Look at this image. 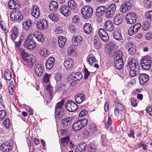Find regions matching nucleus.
<instances>
[{"instance_id":"obj_1","label":"nucleus","mask_w":152,"mask_h":152,"mask_svg":"<svg viewBox=\"0 0 152 152\" xmlns=\"http://www.w3.org/2000/svg\"><path fill=\"white\" fill-rule=\"evenodd\" d=\"M20 51L22 59L28 66H33L36 60L35 57L32 54L27 53L25 50L20 49Z\"/></svg>"},{"instance_id":"obj_2","label":"nucleus","mask_w":152,"mask_h":152,"mask_svg":"<svg viewBox=\"0 0 152 152\" xmlns=\"http://www.w3.org/2000/svg\"><path fill=\"white\" fill-rule=\"evenodd\" d=\"M128 67L129 69V74L131 76L134 77L140 72V67L137 62L134 59H131L128 63Z\"/></svg>"},{"instance_id":"obj_3","label":"nucleus","mask_w":152,"mask_h":152,"mask_svg":"<svg viewBox=\"0 0 152 152\" xmlns=\"http://www.w3.org/2000/svg\"><path fill=\"white\" fill-rule=\"evenodd\" d=\"M34 34H30L24 42L25 47L29 50H33L37 46V44L34 40Z\"/></svg>"},{"instance_id":"obj_4","label":"nucleus","mask_w":152,"mask_h":152,"mask_svg":"<svg viewBox=\"0 0 152 152\" xmlns=\"http://www.w3.org/2000/svg\"><path fill=\"white\" fill-rule=\"evenodd\" d=\"M88 124V120L86 118L79 120L74 123L72 126L73 130L77 131L85 126Z\"/></svg>"},{"instance_id":"obj_5","label":"nucleus","mask_w":152,"mask_h":152,"mask_svg":"<svg viewBox=\"0 0 152 152\" xmlns=\"http://www.w3.org/2000/svg\"><path fill=\"white\" fill-rule=\"evenodd\" d=\"M140 64L142 69L145 70H149L151 64V57L148 56H145L140 61Z\"/></svg>"},{"instance_id":"obj_6","label":"nucleus","mask_w":152,"mask_h":152,"mask_svg":"<svg viewBox=\"0 0 152 152\" xmlns=\"http://www.w3.org/2000/svg\"><path fill=\"white\" fill-rule=\"evenodd\" d=\"M137 17L136 13L134 12H132L128 13L126 15L125 18L128 24H132L136 22Z\"/></svg>"},{"instance_id":"obj_7","label":"nucleus","mask_w":152,"mask_h":152,"mask_svg":"<svg viewBox=\"0 0 152 152\" xmlns=\"http://www.w3.org/2000/svg\"><path fill=\"white\" fill-rule=\"evenodd\" d=\"M93 12L92 8L88 6H85L81 10L82 16L85 19H87L90 18Z\"/></svg>"},{"instance_id":"obj_8","label":"nucleus","mask_w":152,"mask_h":152,"mask_svg":"<svg viewBox=\"0 0 152 152\" xmlns=\"http://www.w3.org/2000/svg\"><path fill=\"white\" fill-rule=\"evenodd\" d=\"M13 145L12 141L5 142L1 145L0 149L4 152H9L12 148Z\"/></svg>"},{"instance_id":"obj_9","label":"nucleus","mask_w":152,"mask_h":152,"mask_svg":"<svg viewBox=\"0 0 152 152\" xmlns=\"http://www.w3.org/2000/svg\"><path fill=\"white\" fill-rule=\"evenodd\" d=\"M44 66L41 63H38L36 64L34 67V72L35 75L38 76H41L44 71Z\"/></svg>"},{"instance_id":"obj_10","label":"nucleus","mask_w":152,"mask_h":152,"mask_svg":"<svg viewBox=\"0 0 152 152\" xmlns=\"http://www.w3.org/2000/svg\"><path fill=\"white\" fill-rule=\"evenodd\" d=\"M10 18L12 20L20 21L22 20L23 16L19 11H13L10 14Z\"/></svg>"},{"instance_id":"obj_11","label":"nucleus","mask_w":152,"mask_h":152,"mask_svg":"<svg viewBox=\"0 0 152 152\" xmlns=\"http://www.w3.org/2000/svg\"><path fill=\"white\" fill-rule=\"evenodd\" d=\"M66 109L69 111L73 112L76 110L77 109V105L73 101H68L65 104Z\"/></svg>"},{"instance_id":"obj_12","label":"nucleus","mask_w":152,"mask_h":152,"mask_svg":"<svg viewBox=\"0 0 152 152\" xmlns=\"http://www.w3.org/2000/svg\"><path fill=\"white\" fill-rule=\"evenodd\" d=\"M37 28L40 30H43L46 29L48 27V24L47 21L44 19H42L37 22Z\"/></svg>"},{"instance_id":"obj_13","label":"nucleus","mask_w":152,"mask_h":152,"mask_svg":"<svg viewBox=\"0 0 152 152\" xmlns=\"http://www.w3.org/2000/svg\"><path fill=\"white\" fill-rule=\"evenodd\" d=\"M133 6V3L131 2L125 3L121 6L120 10L122 12H126L131 9Z\"/></svg>"},{"instance_id":"obj_14","label":"nucleus","mask_w":152,"mask_h":152,"mask_svg":"<svg viewBox=\"0 0 152 152\" xmlns=\"http://www.w3.org/2000/svg\"><path fill=\"white\" fill-rule=\"evenodd\" d=\"M141 26L140 23H138L131 26L128 31L129 35L131 36L137 33L140 30Z\"/></svg>"},{"instance_id":"obj_15","label":"nucleus","mask_w":152,"mask_h":152,"mask_svg":"<svg viewBox=\"0 0 152 152\" xmlns=\"http://www.w3.org/2000/svg\"><path fill=\"white\" fill-rule=\"evenodd\" d=\"M98 34L101 39L105 42H107L109 39V37L105 30L100 29L98 31Z\"/></svg>"},{"instance_id":"obj_16","label":"nucleus","mask_w":152,"mask_h":152,"mask_svg":"<svg viewBox=\"0 0 152 152\" xmlns=\"http://www.w3.org/2000/svg\"><path fill=\"white\" fill-rule=\"evenodd\" d=\"M60 12L64 16H68L70 14V10L68 6L65 5H62L59 9Z\"/></svg>"},{"instance_id":"obj_17","label":"nucleus","mask_w":152,"mask_h":152,"mask_svg":"<svg viewBox=\"0 0 152 152\" xmlns=\"http://www.w3.org/2000/svg\"><path fill=\"white\" fill-rule=\"evenodd\" d=\"M83 40V38L79 35L74 36L72 38V43L75 46L80 45L82 43Z\"/></svg>"},{"instance_id":"obj_18","label":"nucleus","mask_w":152,"mask_h":152,"mask_svg":"<svg viewBox=\"0 0 152 152\" xmlns=\"http://www.w3.org/2000/svg\"><path fill=\"white\" fill-rule=\"evenodd\" d=\"M32 15L34 18H37L40 16V11L39 8L36 5H33L31 10Z\"/></svg>"},{"instance_id":"obj_19","label":"nucleus","mask_w":152,"mask_h":152,"mask_svg":"<svg viewBox=\"0 0 152 152\" xmlns=\"http://www.w3.org/2000/svg\"><path fill=\"white\" fill-rule=\"evenodd\" d=\"M74 64V61L70 58H67L65 60L64 63V65L67 70H69L72 68Z\"/></svg>"},{"instance_id":"obj_20","label":"nucleus","mask_w":152,"mask_h":152,"mask_svg":"<svg viewBox=\"0 0 152 152\" xmlns=\"http://www.w3.org/2000/svg\"><path fill=\"white\" fill-rule=\"evenodd\" d=\"M55 61L54 58L52 57H49L47 59L45 64L46 67L47 69L50 70L53 67Z\"/></svg>"},{"instance_id":"obj_21","label":"nucleus","mask_w":152,"mask_h":152,"mask_svg":"<svg viewBox=\"0 0 152 152\" xmlns=\"http://www.w3.org/2000/svg\"><path fill=\"white\" fill-rule=\"evenodd\" d=\"M149 79L148 76L145 74H141L139 77V82L141 85L146 83L148 81Z\"/></svg>"},{"instance_id":"obj_22","label":"nucleus","mask_w":152,"mask_h":152,"mask_svg":"<svg viewBox=\"0 0 152 152\" xmlns=\"http://www.w3.org/2000/svg\"><path fill=\"white\" fill-rule=\"evenodd\" d=\"M104 26L107 30L110 32L113 31L114 29L113 23L110 20H108L104 23Z\"/></svg>"},{"instance_id":"obj_23","label":"nucleus","mask_w":152,"mask_h":152,"mask_svg":"<svg viewBox=\"0 0 152 152\" xmlns=\"http://www.w3.org/2000/svg\"><path fill=\"white\" fill-rule=\"evenodd\" d=\"M9 8L11 9H16L19 6L18 1L17 0H10L8 3Z\"/></svg>"},{"instance_id":"obj_24","label":"nucleus","mask_w":152,"mask_h":152,"mask_svg":"<svg viewBox=\"0 0 152 152\" xmlns=\"http://www.w3.org/2000/svg\"><path fill=\"white\" fill-rule=\"evenodd\" d=\"M53 90V87L50 85H48L46 87L45 90V94L46 96L48 97L50 100L52 98V91Z\"/></svg>"},{"instance_id":"obj_25","label":"nucleus","mask_w":152,"mask_h":152,"mask_svg":"<svg viewBox=\"0 0 152 152\" xmlns=\"http://www.w3.org/2000/svg\"><path fill=\"white\" fill-rule=\"evenodd\" d=\"M85 96L83 94H77L75 97V99L76 102L78 104L82 103L84 100Z\"/></svg>"},{"instance_id":"obj_26","label":"nucleus","mask_w":152,"mask_h":152,"mask_svg":"<svg viewBox=\"0 0 152 152\" xmlns=\"http://www.w3.org/2000/svg\"><path fill=\"white\" fill-rule=\"evenodd\" d=\"M113 37L115 39L118 41L122 40L123 38L120 31L118 29H116L113 32Z\"/></svg>"},{"instance_id":"obj_27","label":"nucleus","mask_w":152,"mask_h":152,"mask_svg":"<svg viewBox=\"0 0 152 152\" xmlns=\"http://www.w3.org/2000/svg\"><path fill=\"white\" fill-rule=\"evenodd\" d=\"M114 64L115 68L118 69H121L124 66L123 59L114 60Z\"/></svg>"},{"instance_id":"obj_28","label":"nucleus","mask_w":152,"mask_h":152,"mask_svg":"<svg viewBox=\"0 0 152 152\" xmlns=\"http://www.w3.org/2000/svg\"><path fill=\"white\" fill-rule=\"evenodd\" d=\"M66 39V38L63 36H59L58 38V44L59 47L61 48H63L64 46Z\"/></svg>"},{"instance_id":"obj_29","label":"nucleus","mask_w":152,"mask_h":152,"mask_svg":"<svg viewBox=\"0 0 152 152\" xmlns=\"http://www.w3.org/2000/svg\"><path fill=\"white\" fill-rule=\"evenodd\" d=\"M84 30L86 34L91 33L92 30V27L91 24L89 23H85L83 26Z\"/></svg>"},{"instance_id":"obj_30","label":"nucleus","mask_w":152,"mask_h":152,"mask_svg":"<svg viewBox=\"0 0 152 152\" xmlns=\"http://www.w3.org/2000/svg\"><path fill=\"white\" fill-rule=\"evenodd\" d=\"M34 35L35 37L39 42H43L44 41L45 38L43 35L40 32H36Z\"/></svg>"},{"instance_id":"obj_31","label":"nucleus","mask_w":152,"mask_h":152,"mask_svg":"<svg viewBox=\"0 0 152 152\" xmlns=\"http://www.w3.org/2000/svg\"><path fill=\"white\" fill-rule=\"evenodd\" d=\"M50 9L51 11L56 12L58 10V4L54 1H52L50 4Z\"/></svg>"},{"instance_id":"obj_32","label":"nucleus","mask_w":152,"mask_h":152,"mask_svg":"<svg viewBox=\"0 0 152 152\" xmlns=\"http://www.w3.org/2000/svg\"><path fill=\"white\" fill-rule=\"evenodd\" d=\"M68 6L72 11H76L77 10L76 4L75 2L71 0L68 1Z\"/></svg>"},{"instance_id":"obj_33","label":"nucleus","mask_w":152,"mask_h":152,"mask_svg":"<svg viewBox=\"0 0 152 152\" xmlns=\"http://www.w3.org/2000/svg\"><path fill=\"white\" fill-rule=\"evenodd\" d=\"M122 21V19L120 14L116 15L114 18V23L116 25H119Z\"/></svg>"},{"instance_id":"obj_34","label":"nucleus","mask_w":152,"mask_h":152,"mask_svg":"<svg viewBox=\"0 0 152 152\" xmlns=\"http://www.w3.org/2000/svg\"><path fill=\"white\" fill-rule=\"evenodd\" d=\"M122 56V52L121 51L119 50L117 51L113 55L114 60L123 59Z\"/></svg>"},{"instance_id":"obj_35","label":"nucleus","mask_w":152,"mask_h":152,"mask_svg":"<svg viewBox=\"0 0 152 152\" xmlns=\"http://www.w3.org/2000/svg\"><path fill=\"white\" fill-rule=\"evenodd\" d=\"M105 6H100L96 9V15L97 16H102L104 13Z\"/></svg>"},{"instance_id":"obj_36","label":"nucleus","mask_w":152,"mask_h":152,"mask_svg":"<svg viewBox=\"0 0 152 152\" xmlns=\"http://www.w3.org/2000/svg\"><path fill=\"white\" fill-rule=\"evenodd\" d=\"M73 78L75 80L78 81L82 79L83 77L82 73L81 72H78L74 73L72 74Z\"/></svg>"},{"instance_id":"obj_37","label":"nucleus","mask_w":152,"mask_h":152,"mask_svg":"<svg viewBox=\"0 0 152 152\" xmlns=\"http://www.w3.org/2000/svg\"><path fill=\"white\" fill-rule=\"evenodd\" d=\"M18 35V30L15 27L13 28L12 33L11 37L12 39L15 40Z\"/></svg>"},{"instance_id":"obj_38","label":"nucleus","mask_w":152,"mask_h":152,"mask_svg":"<svg viewBox=\"0 0 152 152\" xmlns=\"http://www.w3.org/2000/svg\"><path fill=\"white\" fill-rule=\"evenodd\" d=\"M4 78L7 80H10L12 78V75L10 71L8 69H6L4 74Z\"/></svg>"},{"instance_id":"obj_39","label":"nucleus","mask_w":152,"mask_h":152,"mask_svg":"<svg viewBox=\"0 0 152 152\" xmlns=\"http://www.w3.org/2000/svg\"><path fill=\"white\" fill-rule=\"evenodd\" d=\"M96 146L95 144L91 143L88 146V152H96Z\"/></svg>"},{"instance_id":"obj_40","label":"nucleus","mask_w":152,"mask_h":152,"mask_svg":"<svg viewBox=\"0 0 152 152\" xmlns=\"http://www.w3.org/2000/svg\"><path fill=\"white\" fill-rule=\"evenodd\" d=\"M61 123L64 127H66L71 123V119L70 118H64L61 121Z\"/></svg>"},{"instance_id":"obj_41","label":"nucleus","mask_w":152,"mask_h":152,"mask_svg":"<svg viewBox=\"0 0 152 152\" xmlns=\"http://www.w3.org/2000/svg\"><path fill=\"white\" fill-rule=\"evenodd\" d=\"M55 113L56 118H61L64 114V110H55Z\"/></svg>"},{"instance_id":"obj_42","label":"nucleus","mask_w":152,"mask_h":152,"mask_svg":"<svg viewBox=\"0 0 152 152\" xmlns=\"http://www.w3.org/2000/svg\"><path fill=\"white\" fill-rule=\"evenodd\" d=\"M115 108L117 109L120 110V111H123L124 110V106L116 101H115Z\"/></svg>"},{"instance_id":"obj_43","label":"nucleus","mask_w":152,"mask_h":152,"mask_svg":"<svg viewBox=\"0 0 152 152\" xmlns=\"http://www.w3.org/2000/svg\"><path fill=\"white\" fill-rule=\"evenodd\" d=\"M49 18L52 20L56 22L58 20L59 17L58 15L54 13H51L48 15Z\"/></svg>"},{"instance_id":"obj_44","label":"nucleus","mask_w":152,"mask_h":152,"mask_svg":"<svg viewBox=\"0 0 152 152\" xmlns=\"http://www.w3.org/2000/svg\"><path fill=\"white\" fill-rule=\"evenodd\" d=\"M64 100L63 99L61 101L58 103L55 107V110H64L62 107L64 103Z\"/></svg>"},{"instance_id":"obj_45","label":"nucleus","mask_w":152,"mask_h":152,"mask_svg":"<svg viewBox=\"0 0 152 152\" xmlns=\"http://www.w3.org/2000/svg\"><path fill=\"white\" fill-rule=\"evenodd\" d=\"M88 63L91 66L96 61V59L94 57H88L87 59Z\"/></svg>"},{"instance_id":"obj_46","label":"nucleus","mask_w":152,"mask_h":152,"mask_svg":"<svg viewBox=\"0 0 152 152\" xmlns=\"http://www.w3.org/2000/svg\"><path fill=\"white\" fill-rule=\"evenodd\" d=\"M39 53L41 56L44 57H47L49 55L47 49L44 48L41 49Z\"/></svg>"},{"instance_id":"obj_47","label":"nucleus","mask_w":152,"mask_h":152,"mask_svg":"<svg viewBox=\"0 0 152 152\" xmlns=\"http://www.w3.org/2000/svg\"><path fill=\"white\" fill-rule=\"evenodd\" d=\"M114 13V12L107 8L105 14L106 17L107 18H111Z\"/></svg>"},{"instance_id":"obj_48","label":"nucleus","mask_w":152,"mask_h":152,"mask_svg":"<svg viewBox=\"0 0 152 152\" xmlns=\"http://www.w3.org/2000/svg\"><path fill=\"white\" fill-rule=\"evenodd\" d=\"M87 146V145L86 143L81 142L77 147L80 149L81 150H82L85 152Z\"/></svg>"},{"instance_id":"obj_49","label":"nucleus","mask_w":152,"mask_h":152,"mask_svg":"<svg viewBox=\"0 0 152 152\" xmlns=\"http://www.w3.org/2000/svg\"><path fill=\"white\" fill-rule=\"evenodd\" d=\"M94 47L97 50L100 49L102 46V43L99 42L95 39L94 41Z\"/></svg>"},{"instance_id":"obj_50","label":"nucleus","mask_w":152,"mask_h":152,"mask_svg":"<svg viewBox=\"0 0 152 152\" xmlns=\"http://www.w3.org/2000/svg\"><path fill=\"white\" fill-rule=\"evenodd\" d=\"M70 138L69 137H66L61 139V143L64 146H66L68 144Z\"/></svg>"},{"instance_id":"obj_51","label":"nucleus","mask_w":152,"mask_h":152,"mask_svg":"<svg viewBox=\"0 0 152 152\" xmlns=\"http://www.w3.org/2000/svg\"><path fill=\"white\" fill-rule=\"evenodd\" d=\"M3 124L5 128L9 129L10 126V120L8 118L5 119L3 121Z\"/></svg>"},{"instance_id":"obj_52","label":"nucleus","mask_w":152,"mask_h":152,"mask_svg":"<svg viewBox=\"0 0 152 152\" xmlns=\"http://www.w3.org/2000/svg\"><path fill=\"white\" fill-rule=\"evenodd\" d=\"M73 77V76L72 75L70 77L67 79V80L70 85L74 86L75 85L76 81L75 80H74V78Z\"/></svg>"},{"instance_id":"obj_53","label":"nucleus","mask_w":152,"mask_h":152,"mask_svg":"<svg viewBox=\"0 0 152 152\" xmlns=\"http://www.w3.org/2000/svg\"><path fill=\"white\" fill-rule=\"evenodd\" d=\"M62 77L61 74L60 72H58L56 73L55 78L56 81L59 82L61 81Z\"/></svg>"},{"instance_id":"obj_54","label":"nucleus","mask_w":152,"mask_h":152,"mask_svg":"<svg viewBox=\"0 0 152 152\" xmlns=\"http://www.w3.org/2000/svg\"><path fill=\"white\" fill-rule=\"evenodd\" d=\"M50 77L51 75L50 74H45L44 76L42 81L45 83L48 82Z\"/></svg>"},{"instance_id":"obj_55","label":"nucleus","mask_w":152,"mask_h":152,"mask_svg":"<svg viewBox=\"0 0 152 152\" xmlns=\"http://www.w3.org/2000/svg\"><path fill=\"white\" fill-rule=\"evenodd\" d=\"M84 69L83 70V72L84 74V78L86 79L88 78L90 75V72H89L88 69L85 66L84 67Z\"/></svg>"},{"instance_id":"obj_56","label":"nucleus","mask_w":152,"mask_h":152,"mask_svg":"<svg viewBox=\"0 0 152 152\" xmlns=\"http://www.w3.org/2000/svg\"><path fill=\"white\" fill-rule=\"evenodd\" d=\"M116 4H112L109 6L107 8L115 13L116 11Z\"/></svg>"},{"instance_id":"obj_57","label":"nucleus","mask_w":152,"mask_h":152,"mask_svg":"<svg viewBox=\"0 0 152 152\" xmlns=\"http://www.w3.org/2000/svg\"><path fill=\"white\" fill-rule=\"evenodd\" d=\"M65 89V86L64 85H59L56 86V90L57 91L60 92L63 91Z\"/></svg>"},{"instance_id":"obj_58","label":"nucleus","mask_w":152,"mask_h":152,"mask_svg":"<svg viewBox=\"0 0 152 152\" xmlns=\"http://www.w3.org/2000/svg\"><path fill=\"white\" fill-rule=\"evenodd\" d=\"M144 6L146 7L149 8L152 5V2L149 0H145L144 1Z\"/></svg>"},{"instance_id":"obj_59","label":"nucleus","mask_w":152,"mask_h":152,"mask_svg":"<svg viewBox=\"0 0 152 152\" xmlns=\"http://www.w3.org/2000/svg\"><path fill=\"white\" fill-rule=\"evenodd\" d=\"M72 20L73 23H77L80 20V18L77 15H74L72 18Z\"/></svg>"},{"instance_id":"obj_60","label":"nucleus","mask_w":152,"mask_h":152,"mask_svg":"<svg viewBox=\"0 0 152 152\" xmlns=\"http://www.w3.org/2000/svg\"><path fill=\"white\" fill-rule=\"evenodd\" d=\"M7 114L6 112L4 110L0 111V120H3Z\"/></svg>"},{"instance_id":"obj_61","label":"nucleus","mask_w":152,"mask_h":152,"mask_svg":"<svg viewBox=\"0 0 152 152\" xmlns=\"http://www.w3.org/2000/svg\"><path fill=\"white\" fill-rule=\"evenodd\" d=\"M146 18L151 20H152V10L147 12L145 15Z\"/></svg>"},{"instance_id":"obj_62","label":"nucleus","mask_w":152,"mask_h":152,"mask_svg":"<svg viewBox=\"0 0 152 152\" xmlns=\"http://www.w3.org/2000/svg\"><path fill=\"white\" fill-rule=\"evenodd\" d=\"M150 23L147 22H145L144 23L143 26H142V28L143 30L146 31L148 30L150 26Z\"/></svg>"},{"instance_id":"obj_63","label":"nucleus","mask_w":152,"mask_h":152,"mask_svg":"<svg viewBox=\"0 0 152 152\" xmlns=\"http://www.w3.org/2000/svg\"><path fill=\"white\" fill-rule=\"evenodd\" d=\"M89 130L91 133H94L96 131V129L94 124H91L89 128Z\"/></svg>"},{"instance_id":"obj_64","label":"nucleus","mask_w":152,"mask_h":152,"mask_svg":"<svg viewBox=\"0 0 152 152\" xmlns=\"http://www.w3.org/2000/svg\"><path fill=\"white\" fill-rule=\"evenodd\" d=\"M88 113V111L86 110L83 109L81 110L79 114V116L80 117H84Z\"/></svg>"}]
</instances>
